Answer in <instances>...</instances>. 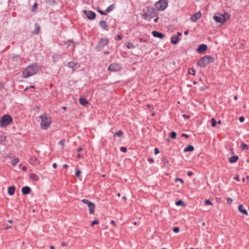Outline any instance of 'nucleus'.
<instances>
[{"label":"nucleus","instance_id":"obj_1","mask_svg":"<svg viewBox=\"0 0 249 249\" xmlns=\"http://www.w3.org/2000/svg\"><path fill=\"white\" fill-rule=\"evenodd\" d=\"M40 69L36 64L28 66L23 71L22 73V77L27 78L31 76L36 74L39 71Z\"/></svg>","mask_w":249,"mask_h":249},{"label":"nucleus","instance_id":"obj_2","mask_svg":"<svg viewBox=\"0 0 249 249\" xmlns=\"http://www.w3.org/2000/svg\"><path fill=\"white\" fill-rule=\"evenodd\" d=\"M214 61V59L210 55H206L197 61V64L201 67H204L207 65Z\"/></svg>","mask_w":249,"mask_h":249},{"label":"nucleus","instance_id":"obj_3","mask_svg":"<svg viewBox=\"0 0 249 249\" xmlns=\"http://www.w3.org/2000/svg\"><path fill=\"white\" fill-rule=\"evenodd\" d=\"M41 120V127L43 129H46L50 125L51 123V118L46 114H43L40 116Z\"/></svg>","mask_w":249,"mask_h":249},{"label":"nucleus","instance_id":"obj_4","mask_svg":"<svg viewBox=\"0 0 249 249\" xmlns=\"http://www.w3.org/2000/svg\"><path fill=\"white\" fill-rule=\"evenodd\" d=\"M168 6V1L167 0H160L155 4V8L158 11H163L165 10Z\"/></svg>","mask_w":249,"mask_h":249},{"label":"nucleus","instance_id":"obj_5","mask_svg":"<svg viewBox=\"0 0 249 249\" xmlns=\"http://www.w3.org/2000/svg\"><path fill=\"white\" fill-rule=\"evenodd\" d=\"M12 121V118L9 115H4L0 120V125L6 126L9 124Z\"/></svg>","mask_w":249,"mask_h":249},{"label":"nucleus","instance_id":"obj_6","mask_svg":"<svg viewBox=\"0 0 249 249\" xmlns=\"http://www.w3.org/2000/svg\"><path fill=\"white\" fill-rule=\"evenodd\" d=\"M150 12L153 13V14H155V13L153 9L151 10H148V13H145L142 15V18L146 20L150 21L152 18H153L155 16L150 14Z\"/></svg>","mask_w":249,"mask_h":249},{"label":"nucleus","instance_id":"obj_7","mask_svg":"<svg viewBox=\"0 0 249 249\" xmlns=\"http://www.w3.org/2000/svg\"><path fill=\"white\" fill-rule=\"evenodd\" d=\"M121 67L120 64L117 63H113L109 65L108 70L111 71H117L121 70Z\"/></svg>","mask_w":249,"mask_h":249},{"label":"nucleus","instance_id":"obj_8","mask_svg":"<svg viewBox=\"0 0 249 249\" xmlns=\"http://www.w3.org/2000/svg\"><path fill=\"white\" fill-rule=\"evenodd\" d=\"M83 12L87 17L89 19H93L95 18L96 14L92 11L84 10Z\"/></svg>","mask_w":249,"mask_h":249},{"label":"nucleus","instance_id":"obj_9","mask_svg":"<svg viewBox=\"0 0 249 249\" xmlns=\"http://www.w3.org/2000/svg\"><path fill=\"white\" fill-rule=\"evenodd\" d=\"M201 17V14L200 12H198L192 15L191 18V20L193 22H196L198 19H199Z\"/></svg>","mask_w":249,"mask_h":249},{"label":"nucleus","instance_id":"obj_10","mask_svg":"<svg viewBox=\"0 0 249 249\" xmlns=\"http://www.w3.org/2000/svg\"><path fill=\"white\" fill-rule=\"evenodd\" d=\"M109 40L107 38H101L99 42V46L100 48H103L108 43Z\"/></svg>","mask_w":249,"mask_h":249},{"label":"nucleus","instance_id":"obj_11","mask_svg":"<svg viewBox=\"0 0 249 249\" xmlns=\"http://www.w3.org/2000/svg\"><path fill=\"white\" fill-rule=\"evenodd\" d=\"M213 19L217 22L218 23H223L225 21V17L223 15L214 16H213Z\"/></svg>","mask_w":249,"mask_h":249},{"label":"nucleus","instance_id":"obj_12","mask_svg":"<svg viewBox=\"0 0 249 249\" xmlns=\"http://www.w3.org/2000/svg\"><path fill=\"white\" fill-rule=\"evenodd\" d=\"M29 162L31 165H38L39 163L38 159L35 157H31L30 159Z\"/></svg>","mask_w":249,"mask_h":249},{"label":"nucleus","instance_id":"obj_13","mask_svg":"<svg viewBox=\"0 0 249 249\" xmlns=\"http://www.w3.org/2000/svg\"><path fill=\"white\" fill-rule=\"evenodd\" d=\"M207 49V46L205 44H201L198 47L197 51L198 53H201L206 51Z\"/></svg>","mask_w":249,"mask_h":249},{"label":"nucleus","instance_id":"obj_14","mask_svg":"<svg viewBox=\"0 0 249 249\" xmlns=\"http://www.w3.org/2000/svg\"><path fill=\"white\" fill-rule=\"evenodd\" d=\"M152 34L155 37H158L160 39H162L164 37V35L156 31H153Z\"/></svg>","mask_w":249,"mask_h":249},{"label":"nucleus","instance_id":"obj_15","mask_svg":"<svg viewBox=\"0 0 249 249\" xmlns=\"http://www.w3.org/2000/svg\"><path fill=\"white\" fill-rule=\"evenodd\" d=\"M31 189L29 187L25 186L22 188L21 191L23 194L28 195L31 192Z\"/></svg>","mask_w":249,"mask_h":249},{"label":"nucleus","instance_id":"obj_16","mask_svg":"<svg viewBox=\"0 0 249 249\" xmlns=\"http://www.w3.org/2000/svg\"><path fill=\"white\" fill-rule=\"evenodd\" d=\"M68 66L73 70L77 69L79 66L77 63L75 62H70L68 63Z\"/></svg>","mask_w":249,"mask_h":249},{"label":"nucleus","instance_id":"obj_17","mask_svg":"<svg viewBox=\"0 0 249 249\" xmlns=\"http://www.w3.org/2000/svg\"><path fill=\"white\" fill-rule=\"evenodd\" d=\"M178 36H173L171 38V42L173 44H177L179 40Z\"/></svg>","mask_w":249,"mask_h":249},{"label":"nucleus","instance_id":"obj_18","mask_svg":"<svg viewBox=\"0 0 249 249\" xmlns=\"http://www.w3.org/2000/svg\"><path fill=\"white\" fill-rule=\"evenodd\" d=\"M29 178L35 181H37L39 180V177L35 173H31L29 175Z\"/></svg>","mask_w":249,"mask_h":249},{"label":"nucleus","instance_id":"obj_19","mask_svg":"<svg viewBox=\"0 0 249 249\" xmlns=\"http://www.w3.org/2000/svg\"><path fill=\"white\" fill-rule=\"evenodd\" d=\"M238 209L242 213L245 214L246 215H248V213L247 211H246V210H245L243 208V205H242V204L239 205L238 207Z\"/></svg>","mask_w":249,"mask_h":249},{"label":"nucleus","instance_id":"obj_20","mask_svg":"<svg viewBox=\"0 0 249 249\" xmlns=\"http://www.w3.org/2000/svg\"><path fill=\"white\" fill-rule=\"evenodd\" d=\"M88 207L89 209V213L91 214H94L95 208V204L93 203H92L91 204H90V205H89Z\"/></svg>","mask_w":249,"mask_h":249},{"label":"nucleus","instance_id":"obj_21","mask_svg":"<svg viewBox=\"0 0 249 249\" xmlns=\"http://www.w3.org/2000/svg\"><path fill=\"white\" fill-rule=\"evenodd\" d=\"M15 187L14 186H10L8 188V193L9 195L13 196L15 194Z\"/></svg>","mask_w":249,"mask_h":249},{"label":"nucleus","instance_id":"obj_22","mask_svg":"<svg viewBox=\"0 0 249 249\" xmlns=\"http://www.w3.org/2000/svg\"><path fill=\"white\" fill-rule=\"evenodd\" d=\"M79 102L81 105L84 106H86L89 104L88 101L86 99L83 98L79 99Z\"/></svg>","mask_w":249,"mask_h":249},{"label":"nucleus","instance_id":"obj_23","mask_svg":"<svg viewBox=\"0 0 249 249\" xmlns=\"http://www.w3.org/2000/svg\"><path fill=\"white\" fill-rule=\"evenodd\" d=\"M124 46L128 49H133L135 48V46L133 45V43L128 42L124 44Z\"/></svg>","mask_w":249,"mask_h":249},{"label":"nucleus","instance_id":"obj_24","mask_svg":"<svg viewBox=\"0 0 249 249\" xmlns=\"http://www.w3.org/2000/svg\"><path fill=\"white\" fill-rule=\"evenodd\" d=\"M100 25L104 30H107V25L105 21H101L100 22Z\"/></svg>","mask_w":249,"mask_h":249},{"label":"nucleus","instance_id":"obj_25","mask_svg":"<svg viewBox=\"0 0 249 249\" xmlns=\"http://www.w3.org/2000/svg\"><path fill=\"white\" fill-rule=\"evenodd\" d=\"M238 159V157L236 156H233L231 157L229 159V162L230 163L236 162Z\"/></svg>","mask_w":249,"mask_h":249},{"label":"nucleus","instance_id":"obj_26","mask_svg":"<svg viewBox=\"0 0 249 249\" xmlns=\"http://www.w3.org/2000/svg\"><path fill=\"white\" fill-rule=\"evenodd\" d=\"M194 150V147L192 145H189L187 147H186L184 149V151L185 152H191L193 151Z\"/></svg>","mask_w":249,"mask_h":249},{"label":"nucleus","instance_id":"obj_27","mask_svg":"<svg viewBox=\"0 0 249 249\" xmlns=\"http://www.w3.org/2000/svg\"><path fill=\"white\" fill-rule=\"evenodd\" d=\"M115 8V5L114 4H111L109 7H108L106 10V13H109L112 11Z\"/></svg>","mask_w":249,"mask_h":249},{"label":"nucleus","instance_id":"obj_28","mask_svg":"<svg viewBox=\"0 0 249 249\" xmlns=\"http://www.w3.org/2000/svg\"><path fill=\"white\" fill-rule=\"evenodd\" d=\"M188 73L194 75L196 73V70L194 68L189 69L188 70Z\"/></svg>","mask_w":249,"mask_h":249},{"label":"nucleus","instance_id":"obj_29","mask_svg":"<svg viewBox=\"0 0 249 249\" xmlns=\"http://www.w3.org/2000/svg\"><path fill=\"white\" fill-rule=\"evenodd\" d=\"M123 134L122 130H119L114 134V137H121Z\"/></svg>","mask_w":249,"mask_h":249},{"label":"nucleus","instance_id":"obj_30","mask_svg":"<svg viewBox=\"0 0 249 249\" xmlns=\"http://www.w3.org/2000/svg\"><path fill=\"white\" fill-rule=\"evenodd\" d=\"M82 202H83L84 204H86L88 205V206L89 207V205H90V204H91L92 203V202L89 201V200L88 199H83L82 200Z\"/></svg>","mask_w":249,"mask_h":249},{"label":"nucleus","instance_id":"obj_31","mask_svg":"<svg viewBox=\"0 0 249 249\" xmlns=\"http://www.w3.org/2000/svg\"><path fill=\"white\" fill-rule=\"evenodd\" d=\"M19 162V160L17 158L13 159L12 161V164L13 166L16 165Z\"/></svg>","mask_w":249,"mask_h":249},{"label":"nucleus","instance_id":"obj_32","mask_svg":"<svg viewBox=\"0 0 249 249\" xmlns=\"http://www.w3.org/2000/svg\"><path fill=\"white\" fill-rule=\"evenodd\" d=\"M241 148L242 150H248L249 149V147L246 144L242 143L241 145Z\"/></svg>","mask_w":249,"mask_h":249},{"label":"nucleus","instance_id":"obj_33","mask_svg":"<svg viewBox=\"0 0 249 249\" xmlns=\"http://www.w3.org/2000/svg\"><path fill=\"white\" fill-rule=\"evenodd\" d=\"M211 123H212V126L213 127H214L216 126V122L214 118H212L211 119Z\"/></svg>","mask_w":249,"mask_h":249},{"label":"nucleus","instance_id":"obj_34","mask_svg":"<svg viewBox=\"0 0 249 249\" xmlns=\"http://www.w3.org/2000/svg\"><path fill=\"white\" fill-rule=\"evenodd\" d=\"M204 203L206 205L213 206V203L211 201H210L209 199L205 200Z\"/></svg>","mask_w":249,"mask_h":249},{"label":"nucleus","instance_id":"obj_35","mask_svg":"<svg viewBox=\"0 0 249 249\" xmlns=\"http://www.w3.org/2000/svg\"><path fill=\"white\" fill-rule=\"evenodd\" d=\"M35 26H36V30H35L34 33L36 34H38L39 33V27L36 24L35 25Z\"/></svg>","mask_w":249,"mask_h":249},{"label":"nucleus","instance_id":"obj_36","mask_svg":"<svg viewBox=\"0 0 249 249\" xmlns=\"http://www.w3.org/2000/svg\"><path fill=\"white\" fill-rule=\"evenodd\" d=\"M170 137L172 139H175L177 137V134L175 132L173 131L171 133Z\"/></svg>","mask_w":249,"mask_h":249},{"label":"nucleus","instance_id":"obj_37","mask_svg":"<svg viewBox=\"0 0 249 249\" xmlns=\"http://www.w3.org/2000/svg\"><path fill=\"white\" fill-rule=\"evenodd\" d=\"M176 205L177 206H179V205H184V203H183V201H182L181 200H179V201H177V202H176Z\"/></svg>","mask_w":249,"mask_h":249},{"label":"nucleus","instance_id":"obj_38","mask_svg":"<svg viewBox=\"0 0 249 249\" xmlns=\"http://www.w3.org/2000/svg\"><path fill=\"white\" fill-rule=\"evenodd\" d=\"M175 182L179 181L180 182V183L182 184L183 183V180H182V179L180 178H176L175 179Z\"/></svg>","mask_w":249,"mask_h":249},{"label":"nucleus","instance_id":"obj_39","mask_svg":"<svg viewBox=\"0 0 249 249\" xmlns=\"http://www.w3.org/2000/svg\"><path fill=\"white\" fill-rule=\"evenodd\" d=\"M81 171L80 170H77L75 172V176L77 178H79L81 175Z\"/></svg>","mask_w":249,"mask_h":249},{"label":"nucleus","instance_id":"obj_40","mask_svg":"<svg viewBox=\"0 0 249 249\" xmlns=\"http://www.w3.org/2000/svg\"><path fill=\"white\" fill-rule=\"evenodd\" d=\"M173 231L175 233H178L179 232V229L178 227L174 228Z\"/></svg>","mask_w":249,"mask_h":249},{"label":"nucleus","instance_id":"obj_41","mask_svg":"<svg viewBox=\"0 0 249 249\" xmlns=\"http://www.w3.org/2000/svg\"><path fill=\"white\" fill-rule=\"evenodd\" d=\"M120 150L123 152H126L127 151V148L126 147H121Z\"/></svg>","mask_w":249,"mask_h":249},{"label":"nucleus","instance_id":"obj_42","mask_svg":"<svg viewBox=\"0 0 249 249\" xmlns=\"http://www.w3.org/2000/svg\"><path fill=\"white\" fill-rule=\"evenodd\" d=\"M98 223H99V221L97 219L94 220V221H92V222L91 223V226H93L94 225L97 224Z\"/></svg>","mask_w":249,"mask_h":249},{"label":"nucleus","instance_id":"obj_43","mask_svg":"<svg viewBox=\"0 0 249 249\" xmlns=\"http://www.w3.org/2000/svg\"><path fill=\"white\" fill-rule=\"evenodd\" d=\"M227 201L228 204H231L232 202V199L231 198H227Z\"/></svg>","mask_w":249,"mask_h":249},{"label":"nucleus","instance_id":"obj_44","mask_svg":"<svg viewBox=\"0 0 249 249\" xmlns=\"http://www.w3.org/2000/svg\"><path fill=\"white\" fill-rule=\"evenodd\" d=\"M160 153L159 149L158 148H155L154 149V154L155 155H157Z\"/></svg>","mask_w":249,"mask_h":249},{"label":"nucleus","instance_id":"obj_45","mask_svg":"<svg viewBox=\"0 0 249 249\" xmlns=\"http://www.w3.org/2000/svg\"><path fill=\"white\" fill-rule=\"evenodd\" d=\"M239 120L240 122H243L245 120V118L243 116H241L239 117Z\"/></svg>","mask_w":249,"mask_h":249},{"label":"nucleus","instance_id":"obj_46","mask_svg":"<svg viewBox=\"0 0 249 249\" xmlns=\"http://www.w3.org/2000/svg\"><path fill=\"white\" fill-rule=\"evenodd\" d=\"M65 143V140H61L59 142L60 144H61L63 147L64 146Z\"/></svg>","mask_w":249,"mask_h":249},{"label":"nucleus","instance_id":"obj_47","mask_svg":"<svg viewBox=\"0 0 249 249\" xmlns=\"http://www.w3.org/2000/svg\"><path fill=\"white\" fill-rule=\"evenodd\" d=\"M37 6V4L36 3H35L33 6V9L32 10H35L36 9V7Z\"/></svg>","mask_w":249,"mask_h":249},{"label":"nucleus","instance_id":"obj_48","mask_svg":"<svg viewBox=\"0 0 249 249\" xmlns=\"http://www.w3.org/2000/svg\"><path fill=\"white\" fill-rule=\"evenodd\" d=\"M98 12H99L100 14H101V15H106V13H105V12L103 11H101V10H99V9H98Z\"/></svg>","mask_w":249,"mask_h":249},{"label":"nucleus","instance_id":"obj_49","mask_svg":"<svg viewBox=\"0 0 249 249\" xmlns=\"http://www.w3.org/2000/svg\"><path fill=\"white\" fill-rule=\"evenodd\" d=\"M183 117L186 119H189L190 117V115L186 114H183Z\"/></svg>","mask_w":249,"mask_h":249},{"label":"nucleus","instance_id":"obj_50","mask_svg":"<svg viewBox=\"0 0 249 249\" xmlns=\"http://www.w3.org/2000/svg\"><path fill=\"white\" fill-rule=\"evenodd\" d=\"M206 88H207V87L206 86H203V87H201L200 88V90H203L205 89H206Z\"/></svg>","mask_w":249,"mask_h":249},{"label":"nucleus","instance_id":"obj_51","mask_svg":"<svg viewBox=\"0 0 249 249\" xmlns=\"http://www.w3.org/2000/svg\"><path fill=\"white\" fill-rule=\"evenodd\" d=\"M148 160L149 162H150L151 163H152V162H154V160L153 159H152V158H149L148 159Z\"/></svg>","mask_w":249,"mask_h":249},{"label":"nucleus","instance_id":"obj_52","mask_svg":"<svg viewBox=\"0 0 249 249\" xmlns=\"http://www.w3.org/2000/svg\"><path fill=\"white\" fill-rule=\"evenodd\" d=\"M76 157L77 159H80L82 157V156L80 154H78Z\"/></svg>","mask_w":249,"mask_h":249},{"label":"nucleus","instance_id":"obj_53","mask_svg":"<svg viewBox=\"0 0 249 249\" xmlns=\"http://www.w3.org/2000/svg\"><path fill=\"white\" fill-rule=\"evenodd\" d=\"M234 179L235 180H236L237 181H239V177L238 175L236 176L235 178H234Z\"/></svg>","mask_w":249,"mask_h":249},{"label":"nucleus","instance_id":"obj_54","mask_svg":"<svg viewBox=\"0 0 249 249\" xmlns=\"http://www.w3.org/2000/svg\"><path fill=\"white\" fill-rule=\"evenodd\" d=\"M53 168H56L57 167V164H56V163H53Z\"/></svg>","mask_w":249,"mask_h":249},{"label":"nucleus","instance_id":"obj_55","mask_svg":"<svg viewBox=\"0 0 249 249\" xmlns=\"http://www.w3.org/2000/svg\"><path fill=\"white\" fill-rule=\"evenodd\" d=\"M193 175V173L192 172H189L188 173H187V175L188 176H191V175Z\"/></svg>","mask_w":249,"mask_h":249},{"label":"nucleus","instance_id":"obj_56","mask_svg":"<svg viewBox=\"0 0 249 249\" xmlns=\"http://www.w3.org/2000/svg\"><path fill=\"white\" fill-rule=\"evenodd\" d=\"M117 38L119 40H121L122 39V36L121 35H118Z\"/></svg>","mask_w":249,"mask_h":249},{"label":"nucleus","instance_id":"obj_57","mask_svg":"<svg viewBox=\"0 0 249 249\" xmlns=\"http://www.w3.org/2000/svg\"><path fill=\"white\" fill-rule=\"evenodd\" d=\"M112 225H113L114 226H115L116 225V223L113 220H112L110 222Z\"/></svg>","mask_w":249,"mask_h":249},{"label":"nucleus","instance_id":"obj_58","mask_svg":"<svg viewBox=\"0 0 249 249\" xmlns=\"http://www.w3.org/2000/svg\"><path fill=\"white\" fill-rule=\"evenodd\" d=\"M11 228V226H7L5 228V230H8V229H10Z\"/></svg>","mask_w":249,"mask_h":249},{"label":"nucleus","instance_id":"obj_59","mask_svg":"<svg viewBox=\"0 0 249 249\" xmlns=\"http://www.w3.org/2000/svg\"><path fill=\"white\" fill-rule=\"evenodd\" d=\"M182 136H183V137H185L186 138L188 137V135L187 134H182Z\"/></svg>","mask_w":249,"mask_h":249},{"label":"nucleus","instance_id":"obj_60","mask_svg":"<svg viewBox=\"0 0 249 249\" xmlns=\"http://www.w3.org/2000/svg\"><path fill=\"white\" fill-rule=\"evenodd\" d=\"M63 167L64 168H67L68 167V165L66 164H64Z\"/></svg>","mask_w":249,"mask_h":249},{"label":"nucleus","instance_id":"obj_61","mask_svg":"<svg viewBox=\"0 0 249 249\" xmlns=\"http://www.w3.org/2000/svg\"><path fill=\"white\" fill-rule=\"evenodd\" d=\"M82 149H82V148H81V147H79V148H78L77 149V151L78 152H80V151H82Z\"/></svg>","mask_w":249,"mask_h":249},{"label":"nucleus","instance_id":"obj_62","mask_svg":"<svg viewBox=\"0 0 249 249\" xmlns=\"http://www.w3.org/2000/svg\"><path fill=\"white\" fill-rule=\"evenodd\" d=\"M158 19H159V18H158V17H157V18H155L154 19V22H158Z\"/></svg>","mask_w":249,"mask_h":249},{"label":"nucleus","instance_id":"obj_63","mask_svg":"<svg viewBox=\"0 0 249 249\" xmlns=\"http://www.w3.org/2000/svg\"><path fill=\"white\" fill-rule=\"evenodd\" d=\"M61 245H62V246H66L67 245V244H66V243H65V242H63V243H62V244H61Z\"/></svg>","mask_w":249,"mask_h":249},{"label":"nucleus","instance_id":"obj_64","mask_svg":"<svg viewBox=\"0 0 249 249\" xmlns=\"http://www.w3.org/2000/svg\"><path fill=\"white\" fill-rule=\"evenodd\" d=\"M22 169V170L26 171L27 170V167L26 166H23Z\"/></svg>","mask_w":249,"mask_h":249}]
</instances>
